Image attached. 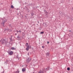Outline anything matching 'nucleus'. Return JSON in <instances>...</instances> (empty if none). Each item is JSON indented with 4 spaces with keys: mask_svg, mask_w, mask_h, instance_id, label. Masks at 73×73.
<instances>
[{
    "mask_svg": "<svg viewBox=\"0 0 73 73\" xmlns=\"http://www.w3.org/2000/svg\"><path fill=\"white\" fill-rule=\"evenodd\" d=\"M11 49H12V50H15V49H16V48H15L14 47H12L11 48Z\"/></svg>",
    "mask_w": 73,
    "mask_h": 73,
    "instance_id": "1a4fd4ad",
    "label": "nucleus"
},
{
    "mask_svg": "<svg viewBox=\"0 0 73 73\" xmlns=\"http://www.w3.org/2000/svg\"><path fill=\"white\" fill-rule=\"evenodd\" d=\"M26 44H27V45H28V43H27Z\"/></svg>",
    "mask_w": 73,
    "mask_h": 73,
    "instance_id": "5701e85b",
    "label": "nucleus"
},
{
    "mask_svg": "<svg viewBox=\"0 0 73 73\" xmlns=\"http://www.w3.org/2000/svg\"><path fill=\"white\" fill-rule=\"evenodd\" d=\"M2 73H4V72H3Z\"/></svg>",
    "mask_w": 73,
    "mask_h": 73,
    "instance_id": "cd10ccee",
    "label": "nucleus"
},
{
    "mask_svg": "<svg viewBox=\"0 0 73 73\" xmlns=\"http://www.w3.org/2000/svg\"><path fill=\"white\" fill-rule=\"evenodd\" d=\"M46 69H47V68H46Z\"/></svg>",
    "mask_w": 73,
    "mask_h": 73,
    "instance_id": "c756f323",
    "label": "nucleus"
},
{
    "mask_svg": "<svg viewBox=\"0 0 73 73\" xmlns=\"http://www.w3.org/2000/svg\"><path fill=\"white\" fill-rule=\"evenodd\" d=\"M9 43V44L10 43H8V42H7V43L6 44V45H7V44H8Z\"/></svg>",
    "mask_w": 73,
    "mask_h": 73,
    "instance_id": "dca6fc26",
    "label": "nucleus"
},
{
    "mask_svg": "<svg viewBox=\"0 0 73 73\" xmlns=\"http://www.w3.org/2000/svg\"><path fill=\"white\" fill-rule=\"evenodd\" d=\"M17 32H19V31H17Z\"/></svg>",
    "mask_w": 73,
    "mask_h": 73,
    "instance_id": "b1692460",
    "label": "nucleus"
},
{
    "mask_svg": "<svg viewBox=\"0 0 73 73\" xmlns=\"http://www.w3.org/2000/svg\"><path fill=\"white\" fill-rule=\"evenodd\" d=\"M31 15H32V16H33V14H31Z\"/></svg>",
    "mask_w": 73,
    "mask_h": 73,
    "instance_id": "6ab92c4d",
    "label": "nucleus"
},
{
    "mask_svg": "<svg viewBox=\"0 0 73 73\" xmlns=\"http://www.w3.org/2000/svg\"><path fill=\"white\" fill-rule=\"evenodd\" d=\"M11 8H14V7L13 6V5H11Z\"/></svg>",
    "mask_w": 73,
    "mask_h": 73,
    "instance_id": "9d476101",
    "label": "nucleus"
},
{
    "mask_svg": "<svg viewBox=\"0 0 73 73\" xmlns=\"http://www.w3.org/2000/svg\"><path fill=\"white\" fill-rule=\"evenodd\" d=\"M17 35V34H15V35Z\"/></svg>",
    "mask_w": 73,
    "mask_h": 73,
    "instance_id": "393cba45",
    "label": "nucleus"
},
{
    "mask_svg": "<svg viewBox=\"0 0 73 73\" xmlns=\"http://www.w3.org/2000/svg\"><path fill=\"white\" fill-rule=\"evenodd\" d=\"M9 55H12L13 53V52L12 51H11L9 53Z\"/></svg>",
    "mask_w": 73,
    "mask_h": 73,
    "instance_id": "423d86ee",
    "label": "nucleus"
},
{
    "mask_svg": "<svg viewBox=\"0 0 73 73\" xmlns=\"http://www.w3.org/2000/svg\"><path fill=\"white\" fill-rule=\"evenodd\" d=\"M44 31H43L42 32H40V33L41 34H44Z\"/></svg>",
    "mask_w": 73,
    "mask_h": 73,
    "instance_id": "f8f14e48",
    "label": "nucleus"
},
{
    "mask_svg": "<svg viewBox=\"0 0 73 73\" xmlns=\"http://www.w3.org/2000/svg\"><path fill=\"white\" fill-rule=\"evenodd\" d=\"M0 42H1L2 44H5L6 43V41H5V39H2L0 41Z\"/></svg>",
    "mask_w": 73,
    "mask_h": 73,
    "instance_id": "f03ea898",
    "label": "nucleus"
},
{
    "mask_svg": "<svg viewBox=\"0 0 73 73\" xmlns=\"http://www.w3.org/2000/svg\"><path fill=\"white\" fill-rule=\"evenodd\" d=\"M7 30H9V29H7Z\"/></svg>",
    "mask_w": 73,
    "mask_h": 73,
    "instance_id": "c85d7f7f",
    "label": "nucleus"
},
{
    "mask_svg": "<svg viewBox=\"0 0 73 73\" xmlns=\"http://www.w3.org/2000/svg\"><path fill=\"white\" fill-rule=\"evenodd\" d=\"M18 32H20V33H21V31L20 30V31H18Z\"/></svg>",
    "mask_w": 73,
    "mask_h": 73,
    "instance_id": "2eb2a0df",
    "label": "nucleus"
},
{
    "mask_svg": "<svg viewBox=\"0 0 73 73\" xmlns=\"http://www.w3.org/2000/svg\"><path fill=\"white\" fill-rule=\"evenodd\" d=\"M69 32H71V31H69Z\"/></svg>",
    "mask_w": 73,
    "mask_h": 73,
    "instance_id": "bb28decb",
    "label": "nucleus"
},
{
    "mask_svg": "<svg viewBox=\"0 0 73 73\" xmlns=\"http://www.w3.org/2000/svg\"><path fill=\"white\" fill-rule=\"evenodd\" d=\"M31 60V59L30 57H29L26 60V61L27 63H29L30 62V61Z\"/></svg>",
    "mask_w": 73,
    "mask_h": 73,
    "instance_id": "7ed1b4c3",
    "label": "nucleus"
},
{
    "mask_svg": "<svg viewBox=\"0 0 73 73\" xmlns=\"http://www.w3.org/2000/svg\"><path fill=\"white\" fill-rule=\"evenodd\" d=\"M33 73H34V72H33Z\"/></svg>",
    "mask_w": 73,
    "mask_h": 73,
    "instance_id": "2f4dec72",
    "label": "nucleus"
},
{
    "mask_svg": "<svg viewBox=\"0 0 73 73\" xmlns=\"http://www.w3.org/2000/svg\"><path fill=\"white\" fill-rule=\"evenodd\" d=\"M10 40H11V41H12V38H10Z\"/></svg>",
    "mask_w": 73,
    "mask_h": 73,
    "instance_id": "f3484780",
    "label": "nucleus"
},
{
    "mask_svg": "<svg viewBox=\"0 0 73 73\" xmlns=\"http://www.w3.org/2000/svg\"><path fill=\"white\" fill-rule=\"evenodd\" d=\"M47 44H49V42H47Z\"/></svg>",
    "mask_w": 73,
    "mask_h": 73,
    "instance_id": "aec40b11",
    "label": "nucleus"
},
{
    "mask_svg": "<svg viewBox=\"0 0 73 73\" xmlns=\"http://www.w3.org/2000/svg\"><path fill=\"white\" fill-rule=\"evenodd\" d=\"M29 49V46H27V48H26V50L27 51H28Z\"/></svg>",
    "mask_w": 73,
    "mask_h": 73,
    "instance_id": "20e7f679",
    "label": "nucleus"
},
{
    "mask_svg": "<svg viewBox=\"0 0 73 73\" xmlns=\"http://www.w3.org/2000/svg\"><path fill=\"white\" fill-rule=\"evenodd\" d=\"M38 23H39V22L38 21Z\"/></svg>",
    "mask_w": 73,
    "mask_h": 73,
    "instance_id": "a878e982",
    "label": "nucleus"
},
{
    "mask_svg": "<svg viewBox=\"0 0 73 73\" xmlns=\"http://www.w3.org/2000/svg\"><path fill=\"white\" fill-rule=\"evenodd\" d=\"M7 22V19H6L5 18H4L2 20V25L3 26H4V24H5V23Z\"/></svg>",
    "mask_w": 73,
    "mask_h": 73,
    "instance_id": "f257e3e1",
    "label": "nucleus"
},
{
    "mask_svg": "<svg viewBox=\"0 0 73 73\" xmlns=\"http://www.w3.org/2000/svg\"><path fill=\"white\" fill-rule=\"evenodd\" d=\"M22 70L23 72H24L26 71V69H25V68H22Z\"/></svg>",
    "mask_w": 73,
    "mask_h": 73,
    "instance_id": "39448f33",
    "label": "nucleus"
},
{
    "mask_svg": "<svg viewBox=\"0 0 73 73\" xmlns=\"http://www.w3.org/2000/svg\"><path fill=\"white\" fill-rule=\"evenodd\" d=\"M42 48H44V46H42Z\"/></svg>",
    "mask_w": 73,
    "mask_h": 73,
    "instance_id": "a211bd4d",
    "label": "nucleus"
},
{
    "mask_svg": "<svg viewBox=\"0 0 73 73\" xmlns=\"http://www.w3.org/2000/svg\"><path fill=\"white\" fill-rule=\"evenodd\" d=\"M38 73H41V71H39Z\"/></svg>",
    "mask_w": 73,
    "mask_h": 73,
    "instance_id": "4468645a",
    "label": "nucleus"
},
{
    "mask_svg": "<svg viewBox=\"0 0 73 73\" xmlns=\"http://www.w3.org/2000/svg\"><path fill=\"white\" fill-rule=\"evenodd\" d=\"M28 55H29V53H28V54H27Z\"/></svg>",
    "mask_w": 73,
    "mask_h": 73,
    "instance_id": "4be33fe9",
    "label": "nucleus"
},
{
    "mask_svg": "<svg viewBox=\"0 0 73 73\" xmlns=\"http://www.w3.org/2000/svg\"><path fill=\"white\" fill-rule=\"evenodd\" d=\"M51 69H52V68H51Z\"/></svg>",
    "mask_w": 73,
    "mask_h": 73,
    "instance_id": "7c9ffc66",
    "label": "nucleus"
},
{
    "mask_svg": "<svg viewBox=\"0 0 73 73\" xmlns=\"http://www.w3.org/2000/svg\"><path fill=\"white\" fill-rule=\"evenodd\" d=\"M17 38H19V36H17Z\"/></svg>",
    "mask_w": 73,
    "mask_h": 73,
    "instance_id": "412c9836",
    "label": "nucleus"
},
{
    "mask_svg": "<svg viewBox=\"0 0 73 73\" xmlns=\"http://www.w3.org/2000/svg\"><path fill=\"white\" fill-rule=\"evenodd\" d=\"M46 55L47 56H49V53H47L46 54Z\"/></svg>",
    "mask_w": 73,
    "mask_h": 73,
    "instance_id": "9b49d317",
    "label": "nucleus"
},
{
    "mask_svg": "<svg viewBox=\"0 0 73 73\" xmlns=\"http://www.w3.org/2000/svg\"><path fill=\"white\" fill-rule=\"evenodd\" d=\"M46 70V69H44V70L42 69V71H41V73H44L45 72V71Z\"/></svg>",
    "mask_w": 73,
    "mask_h": 73,
    "instance_id": "0eeeda50",
    "label": "nucleus"
},
{
    "mask_svg": "<svg viewBox=\"0 0 73 73\" xmlns=\"http://www.w3.org/2000/svg\"><path fill=\"white\" fill-rule=\"evenodd\" d=\"M19 72H20V71H19V70H18L17 71L14 72L13 73H19Z\"/></svg>",
    "mask_w": 73,
    "mask_h": 73,
    "instance_id": "6e6552de",
    "label": "nucleus"
},
{
    "mask_svg": "<svg viewBox=\"0 0 73 73\" xmlns=\"http://www.w3.org/2000/svg\"><path fill=\"white\" fill-rule=\"evenodd\" d=\"M67 70H70V68L69 67H68L67 68Z\"/></svg>",
    "mask_w": 73,
    "mask_h": 73,
    "instance_id": "ddd939ff",
    "label": "nucleus"
}]
</instances>
